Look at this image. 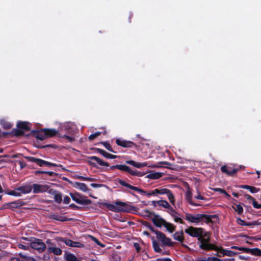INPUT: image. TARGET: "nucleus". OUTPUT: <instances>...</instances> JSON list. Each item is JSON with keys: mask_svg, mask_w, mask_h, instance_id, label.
Listing matches in <instances>:
<instances>
[{"mask_svg": "<svg viewBox=\"0 0 261 261\" xmlns=\"http://www.w3.org/2000/svg\"><path fill=\"white\" fill-rule=\"evenodd\" d=\"M48 175L50 176H56L57 175V173L53 171H45V173Z\"/></svg>", "mask_w": 261, "mask_h": 261, "instance_id": "680f3d73", "label": "nucleus"}, {"mask_svg": "<svg viewBox=\"0 0 261 261\" xmlns=\"http://www.w3.org/2000/svg\"><path fill=\"white\" fill-rule=\"evenodd\" d=\"M117 181L121 186L127 187L132 190L137 191L143 195H146L148 197H149L151 196H156V193L155 192V189L149 191H146L142 189L139 188L138 187L132 186L130 184L127 183L124 180L121 179L120 178H117Z\"/></svg>", "mask_w": 261, "mask_h": 261, "instance_id": "7ed1b4c3", "label": "nucleus"}, {"mask_svg": "<svg viewBox=\"0 0 261 261\" xmlns=\"http://www.w3.org/2000/svg\"><path fill=\"white\" fill-rule=\"evenodd\" d=\"M70 195L72 199L78 204L86 205L92 203V201L90 199L85 198V196H83L78 193H70Z\"/></svg>", "mask_w": 261, "mask_h": 261, "instance_id": "6e6552de", "label": "nucleus"}, {"mask_svg": "<svg viewBox=\"0 0 261 261\" xmlns=\"http://www.w3.org/2000/svg\"><path fill=\"white\" fill-rule=\"evenodd\" d=\"M219 221V217L217 215H208L200 214V222H204L206 223L214 224Z\"/></svg>", "mask_w": 261, "mask_h": 261, "instance_id": "f8f14e48", "label": "nucleus"}, {"mask_svg": "<svg viewBox=\"0 0 261 261\" xmlns=\"http://www.w3.org/2000/svg\"><path fill=\"white\" fill-rule=\"evenodd\" d=\"M213 190L215 192H218L222 194H226V191L224 189L221 188H214L213 189Z\"/></svg>", "mask_w": 261, "mask_h": 261, "instance_id": "4d7b16f0", "label": "nucleus"}, {"mask_svg": "<svg viewBox=\"0 0 261 261\" xmlns=\"http://www.w3.org/2000/svg\"><path fill=\"white\" fill-rule=\"evenodd\" d=\"M103 185H101V184H95V183H92L90 184V186L94 188H99V187H101L102 186H103Z\"/></svg>", "mask_w": 261, "mask_h": 261, "instance_id": "774afa93", "label": "nucleus"}, {"mask_svg": "<svg viewBox=\"0 0 261 261\" xmlns=\"http://www.w3.org/2000/svg\"><path fill=\"white\" fill-rule=\"evenodd\" d=\"M237 223L238 224L241 226H248L251 227H253V226L255 225H259L261 224V222L259 221V220L257 221H254L251 222H247L245 221L242 220L240 218H238L237 219Z\"/></svg>", "mask_w": 261, "mask_h": 261, "instance_id": "f3484780", "label": "nucleus"}, {"mask_svg": "<svg viewBox=\"0 0 261 261\" xmlns=\"http://www.w3.org/2000/svg\"><path fill=\"white\" fill-rule=\"evenodd\" d=\"M125 163L138 168H141L142 167H145L147 165L146 163H138L133 160H127L126 161Z\"/></svg>", "mask_w": 261, "mask_h": 261, "instance_id": "cd10ccee", "label": "nucleus"}, {"mask_svg": "<svg viewBox=\"0 0 261 261\" xmlns=\"http://www.w3.org/2000/svg\"><path fill=\"white\" fill-rule=\"evenodd\" d=\"M11 133L12 134V136H15V137H20L22 136H23L24 135V132L22 130L20 129V128H14L12 129V130L11 132Z\"/></svg>", "mask_w": 261, "mask_h": 261, "instance_id": "2f4dec72", "label": "nucleus"}, {"mask_svg": "<svg viewBox=\"0 0 261 261\" xmlns=\"http://www.w3.org/2000/svg\"><path fill=\"white\" fill-rule=\"evenodd\" d=\"M89 159L88 163L93 167L97 168V164L100 166H109V164L108 162H105L97 156H91L89 157Z\"/></svg>", "mask_w": 261, "mask_h": 261, "instance_id": "9b49d317", "label": "nucleus"}, {"mask_svg": "<svg viewBox=\"0 0 261 261\" xmlns=\"http://www.w3.org/2000/svg\"><path fill=\"white\" fill-rule=\"evenodd\" d=\"M244 196L247 200H251L252 202L255 200V198L249 194H245Z\"/></svg>", "mask_w": 261, "mask_h": 261, "instance_id": "0e129e2a", "label": "nucleus"}, {"mask_svg": "<svg viewBox=\"0 0 261 261\" xmlns=\"http://www.w3.org/2000/svg\"><path fill=\"white\" fill-rule=\"evenodd\" d=\"M69 128L68 127L67 125H65L62 126L61 129H64L66 132V133L64 134L60 133V134L58 135V137L65 138L68 141V142H72L74 140V138L73 137L69 136L67 135V134H68Z\"/></svg>", "mask_w": 261, "mask_h": 261, "instance_id": "6ab92c4d", "label": "nucleus"}, {"mask_svg": "<svg viewBox=\"0 0 261 261\" xmlns=\"http://www.w3.org/2000/svg\"><path fill=\"white\" fill-rule=\"evenodd\" d=\"M173 237L175 240L179 242L180 243H182L184 241L183 231L181 230L180 231L176 232L173 234ZM182 246L186 248H188V246L185 244H182Z\"/></svg>", "mask_w": 261, "mask_h": 261, "instance_id": "b1692460", "label": "nucleus"}, {"mask_svg": "<svg viewBox=\"0 0 261 261\" xmlns=\"http://www.w3.org/2000/svg\"><path fill=\"white\" fill-rule=\"evenodd\" d=\"M75 187L85 192H87L89 190L87 185L82 182H76Z\"/></svg>", "mask_w": 261, "mask_h": 261, "instance_id": "473e14b6", "label": "nucleus"}, {"mask_svg": "<svg viewBox=\"0 0 261 261\" xmlns=\"http://www.w3.org/2000/svg\"><path fill=\"white\" fill-rule=\"evenodd\" d=\"M185 219L191 223H198L200 222V214L196 215L186 214Z\"/></svg>", "mask_w": 261, "mask_h": 261, "instance_id": "a211bd4d", "label": "nucleus"}, {"mask_svg": "<svg viewBox=\"0 0 261 261\" xmlns=\"http://www.w3.org/2000/svg\"><path fill=\"white\" fill-rule=\"evenodd\" d=\"M164 226L167 229V230L170 233H172L175 230V226L172 224L166 221Z\"/></svg>", "mask_w": 261, "mask_h": 261, "instance_id": "f704fd0d", "label": "nucleus"}, {"mask_svg": "<svg viewBox=\"0 0 261 261\" xmlns=\"http://www.w3.org/2000/svg\"><path fill=\"white\" fill-rule=\"evenodd\" d=\"M115 204L106 202H102L100 205L106 207L109 210L116 213H129L135 214L138 208L129 203L123 202L120 201H117Z\"/></svg>", "mask_w": 261, "mask_h": 261, "instance_id": "f257e3e1", "label": "nucleus"}, {"mask_svg": "<svg viewBox=\"0 0 261 261\" xmlns=\"http://www.w3.org/2000/svg\"><path fill=\"white\" fill-rule=\"evenodd\" d=\"M134 247L135 248L138 253L140 252L141 247L140 246V244L138 243H134Z\"/></svg>", "mask_w": 261, "mask_h": 261, "instance_id": "13d9d810", "label": "nucleus"}, {"mask_svg": "<svg viewBox=\"0 0 261 261\" xmlns=\"http://www.w3.org/2000/svg\"><path fill=\"white\" fill-rule=\"evenodd\" d=\"M232 207L239 215H241L243 212V208L240 204H236L235 206H232Z\"/></svg>", "mask_w": 261, "mask_h": 261, "instance_id": "c03bdc74", "label": "nucleus"}, {"mask_svg": "<svg viewBox=\"0 0 261 261\" xmlns=\"http://www.w3.org/2000/svg\"><path fill=\"white\" fill-rule=\"evenodd\" d=\"M250 248H245V247H240L239 248L240 251H244L247 253H250Z\"/></svg>", "mask_w": 261, "mask_h": 261, "instance_id": "bf43d9fd", "label": "nucleus"}, {"mask_svg": "<svg viewBox=\"0 0 261 261\" xmlns=\"http://www.w3.org/2000/svg\"><path fill=\"white\" fill-rule=\"evenodd\" d=\"M198 241L200 243L199 248L205 251H211L216 249L215 244L211 243V234L209 232L205 231L203 234L198 238Z\"/></svg>", "mask_w": 261, "mask_h": 261, "instance_id": "f03ea898", "label": "nucleus"}, {"mask_svg": "<svg viewBox=\"0 0 261 261\" xmlns=\"http://www.w3.org/2000/svg\"><path fill=\"white\" fill-rule=\"evenodd\" d=\"M241 168V166L232 168L230 166L223 165L221 167V171L222 172L225 173L229 176H233Z\"/></svg>", "mask_w": 261, "mask_h": 261, "instance_id": "4468645a", "label": "nucleus"}, {"mask_svg": "<svg viewBox=\"0 0 261 261\" xmlns=\"http://www.w3.org/2000/svg\"><path fill=\"white\" fill-rule=\"evenodd\" d=\"M65 259L67 261H80L73 254L70 253L66 255Z\"/></svg>", "mask_w": 261, "mask_h": 261, "instance_id": "ea45409f", "label": "nucleus"}, {"mask_svg": "<svg viewBox=\"0 0 261 261\" xmlns=\"http://www.w3.org/2000/svg\"><path fill=\"white\" fill-rule=\"evenodd\" d=\"M116 143L120 146L124 148H137V145L130 141H127L121 139H117L116 140Z\"/></svg>", "mask_w": 261, "mask_h": 261, "instance_id": "2eb2a0df", "label": "nucleus"}, {"mask_svg": "<svg viewBox=\"0 0 261 261\" xmlns=\"http://www.w3.org/2000/svg\"><path fill=\"white\" fill-rule=\"evenodd\" d=\"M60 240L64 242L66 245L71 247L83 248L84 247V245L82 243L73 241L68 239L61 238Z\"/></svg>", "mask_w": 261, "mask_h": 261, "instance_id": "dca6fc26", "label": "nucleus"}, {"mask_svg": "<svg viewBox=\"0 0 261 261\" xmlns=\"http://www.w3.org/2000/svg\"><path fill=\"white\" fill-rule=\"evenodd\" d=\"M152 221L155 226L158 227H161L162 225L164 226L166 221L160 216L155 214L152 219Z\"/></svg>", "mask_w": 261, "mask_h": 261, "instance_id": "aec40b11", "label": "nucleus"}, {"mask_svg": "<svg viewBox=\"0 0 261 261\" xmlns=\"http://www.w3.org/2000/svg\"><path fill=\"white\" fill-rule=\"evenodd\" d=\"M70 201V198L69 196H66L64 197V199H63V202L65 204H68V203H69Z\"/></svg>", "mask_w": 261, "mask_h": 261, "instance_id": "338daca9", "label": "nucleus"}, {"mask_svg": "<svg viewBox=\"0 0 261 261\" xmlns=\"http://www.w3.org/2000/svg\"><path fill=\"white\" fill-rule=\"evenodd\" d=\"M31 123L28 122L20 121L17 124V127L23 131H29L30 130V125Z\"/></svg>", "mask_w": 261, "mask_h": 261, "instance_id": "a878e982", "label": "nucleus"}, {"mask_svg": "<svg viewBox=\"0 0 261 261\" xmlns=\"http://www.w3.org/2000/svg\"><path fill=\"white\" fill-rule=\"evenodd\" d=\"M215 248L216 249H213V250L217 251L218 252L215 255L216 256H218L219 257H221V255L219 254V253L222 254V256H225V252L226 251V249H224L222 246H218L216 245H215Z\"/></svg>", "mask_w": 261, "mask_h": 261, "instance_id": "72a5a7b5", "label": "nucleus"}, {"mask_svg": "<svg viewBox=\"0 0 261 261\" xmlns=\"http://www.w3.org/2000/svg\"><path fill=\"white\" fill-rule=\"evenodd\" d=\"M94 150L96 151L97 152L100 153L101 155L104 156L105 158L108 159L109 153L107 152L105 150H103L102 149H100L98 148H94L93 149Z\"/></svg>", "mask_w": 261, "mask_h": 261, "instance_id": "58836bf2", "label": "nucleus"}, {"mask_svg": "<svg viewBox=\"0 0 261 261\" xmlns=\"http://www.w3.org/2000/svg\"><path fill=\"white\" fill-rule=\"evenodd\" d=\"M155 192L156 196L158 195H167L170 202L173 205L174 204L175 197L170 190L163 187H160L155 189Z\"/></svg>", "mask_w": 261, "mask_h": 261, "instance_id": "1a4fd4ad", "label": "nucleus"}, {"mask_svg": "<svg viewBox=\"0 0 261 261\" xmlns=\"http://www.w3.org/2000/svg\"><path fill=\"white\" fill-rule=\"evenodd\" d=\"M77 178L79 179L85 180V181H93L92 178H91L90 177H84L83 176H78L77 177Z\"/></svg>", "mask_w": 261, "mask_h": 261, "instance_id": "3c124183", "label": "nucleus"}, {"mask_svg": "<svg viewBox=\"0 0 261 261\" xmlns=\"http://www.w3.org/2000/svg\"><path fill=\"white\" fill-rule=\"evenodd\" d=\"M252 255H256V256H261V249L258 248H255L253 249H250V253Z\"/></svg>", "mask_w": 261, "mask_h": 261, "instance_id": "a19ab883", "label": "nucleus"}, {"mask_svg": "<svg viewBox=\"0 0 261 261\" xmlns=\"http://www.w3.org/2000/svg\"><path fill=\"white\" fill-rule=\"evenodd\" d=\"M156 239L161 241L162 246H167L169 247H173L174 243L171 241L169 238L166 237V235L161 231L155 232Z\"/></svg>", "mask_w": 261, "mask_h": 261, "instance_id": "9d476101", "label": "nucleus"}, {"mask_svg": "<svg viewBox=\"0 0 261 261\" xmlns=\"http://www.w3.org/2000/svg\"><path fill=\"white\" fill-rule=\"evenodd\" d=\"M252 205L253 206L257 209L261 208V204H258L256 200L253 201L252 202Z\"/></svg>", "mask_w": 261, "mask_h": 261, "instance_id": "6e6d98bb", "label": "nucleus"}, {"mask_svg": "<svg viewBox=\"0 0 261 261\" xmlns=\"http://www.w3.org/2000/svg\"><path fill=\"white\" fill-rule=\"evenodd\" d=\"M70 220V219H68L66 217L61 216H59V217L57 219V221H59L61 222L68 221H69Z\"/></svg>", "mask_w": 261, "mask_h": 261, "instance_id": "603ef678", "label": "nucleus"}, {"mask_svg": "<svg viewBox=\"0 0 261 261\" xmlns=\"http://www.w3.org/2000/svg\"><path fill=\"white\" fill-rule=\"evenodd\" d=\"M49 186L47 185H40L34 184L32 185L33 192L35 194L44 193L49 191Z\"/></svg>", "mask_w": 261, "mask_h": 261, "instance_id": "ddd939ff", "label": "nucleus"}, {"mask_svg": "<svg viewBox=\"0 0 261 261\" xmlns=\"http://www.w3.org/2000/svg\"><path fill=\"white\" fill-rule=\"evenodd\" d=\"M158 164L159 165L158 166V167H163V165H170L171 164L168 162H161L158 163Z\"/></svg>", "mask_w": 261, "mask_h": 261, "instance_id": "e2e57ef3", "label": "nucleus"}, {"mask_svg": "<svg viewBox=\"0 0 261 261\" xmlns=\"http://www.w3.org/2000/svg\"><path fill=\"white\" fill-rule=\"evenodd\" d=\"M25 159H27L28 161L34 163L36 165L40 166V167H43V166H53V167H62V165H58L55 163H53L51 162H49L46 161H44L41 159H38L35 158L34 156H26L24 157Z\"/></svg>", "mask_w": 261, "mask_h": 261, "instance_id": "39448f33", "label": "nucleus"}, {"mask_svg": "<svg viewBox=\"0 0 261 261\" xmlns=\"http://www.w3.org/2000/svg\"><path fill=\"white\" fill-rule=\"evenodd\" d=\"M143 213H144V216H146L148 218H150L151 216H154V215H155V213L153 212H151L148 209H146L143 210Z\"/></svg>", "mask_w": 261, "mask_h": 261, "instance_id": "49530a36", "label": "nucleus"}, {"mask_svg": "<svg viewBox=\"0 0 261 261\" xmlns=\"http://www.w3.org/2000/svg\"><path fill=\"white\" fill-rule=\"evenodd\" d=\"M23 239L30 241L31 248L37 250L39 252L44 251L46 248V245L40 239L35 238H31L30 240L27 238H24Z\"/></svg>", "mask_w": 261, "mask_h": 261, "instance_id": "20e7f679", "label": "nucleus"}, {"mask_svg": "<svg viewBox=\"0 0 261 261\" xmlns=\"http://www.w3.org/2000/svg\"><path fill=\"white\" fill-rule=\"evenodd\" d=\"M158 205L166 208L171 207V205L166 200H159Z\"/></svg>", "mask_w": 261, "mask_h": 261, "instance_id": "79ce46f5", "label": "nucleus"}, {"mask_svg": "<svg viewBox=\"0 0 261 261\" xmlns=\"http://www.w3.org/2000/svg\"><path fill=\"white\" fill-rule=\"evenodd\" d=\"M152 247L154 252H161L162 251V249H161L159 243L154 240L153 237L152 238Z\"/></svg>", "mask_w": 261, "mask_h": 261, "instance_id": "c9c22d12", "label": "nucleus"}, {"mask_svg": "<svg viewBox=\"0 0 261 261\" xmlns=\"http://www.w3.org/2000/svg\"><path fill=\"white\" fill-rule=\"evenodd\" d=\"M174 220L176 222H178L180 224H184L185 223L184 221L179 217L175 216L174 217Z\"/></svg>", "mask_w": 261, "mask_h": 261, "instance_id": "5fc2aeb1", "label": "nucleus"}, {"mask_svg": "<svg viewBox=\"0 0 261 261\" xmlns=\"http://www.w3.org/2000/svg\"><path fill=\"white\" fill-rule=\"evenodd\" d=\"M8 195L15 196H19L20 195V193L19 192H17L16 191L11 190L7 193Z\"/></svg>", "mask_w": 261, "mask_h": 261, "instance_id": "8fccbe9b", "label": "nucleus"}, {"mask_svg": "<svg viewBox=\"0 0 261 261\" xmlns=\"http://www.w3.org/2000/svg\"><path fill=\"white\" fill-rule=\"evenodd\" d=\"M204 231L205 230L201 227H195L193 226H189L185 230V232L186 233L192 237L197 238V240H198V238H200Z\"/></svg>", "mask_w": 261, "mask_h": 261, "instance_id": "0eeeda50", "label": "nucleus"}, {"mask_svg": "<svg viewBox=\"0 0 261 261\" xmlns=\"http://www.w3.org/2000/svg\"><path fill=\"white\" fill-rule=\"evenodd\" d=\"M47 251L49 253H53L57 255H60L62 253V249L56 247H48L47 248Z\"/></svg>", "mask_w": 261, "mask_h": 261, "instance_id": "c756f323", "label": "nucleus"}, {"mask_svg": "<svg viewBox=\"0 0 261 261\" xmlns=\"http://www.w3.org/2000/svg\"><path fill=\"white\" fill-rule=\"evenodd\" d=\"M238 188L248 190L251 193H255L259 191V189H257L254 186H251L246 185H238Z\"/></svg>", "mask_w": 261, "mask_h": 261, "instance_id": "c85d7f7f", "label": "nucleus"}, {"mask_svg": "<svg viewBox=\"0 0 261 261\" xmlns=\"http://www.w3.org/2000/svg\"><path fill=\"white\" fill-rule=\"evenodd\" d=\"M0 124L5 129H10L12 126V124L5 119L0 120Z\"/></svg>", "mask_w": 261, "mask_h": 261, "instance_id": "7c9ffc66", "label": "nucleus"}, {"mask_svg": "<svg viewBox=\"0 0 261 261\" xmlns=\"http://www.w3.org/2000/svg\"><path fill=\"white\" fill-rule=\"evenodd\" d=\"M31 133L37 139L40 141H43L47 138L46 135L44 134L45 133V132L43 130V128L39 130H33Z\"/></svg>", "mask_w": 261, "mask_h": 261, "instance_id": "412c9836", "label": "nucleus"}, {"mask_svg": "<svg viewBox=\"0 0 261 261\" xmlns=\"http://www.w3.org/2000/svg\"><path fill=\"white\" fill-rule=\"evenodd\" d=\"M43 130L45 132L44 134L46 135L47 138L53 137L55 136H57L58 137V135L61 133L55 128H43Z\"/></svg>", "mask_w": 261, "mask_h": 261, "instance_id": "393cba45", "label": "nucleus"}, {"mask_svg": "<svg viewBox=\"0 0 261 261\" xmlns=\"http://www.w3.org/2000/svg\"><path fill=\"white\" fill-rule=\"evenodd\" d=\"M100 143L102 144L104 146V147L109 151L112 152L113 153H116V152L113 149L112 146L110 145L109 142H101Z\"/></svg>", "mask_w": 261, "mask_h": 261, "instance_id": "a18cd8bd", "label": "nucleus"}, {"mask_svg": "<svg viewBox=\"0 0 261 261\" xmlns=\"http://www.w3.org/2000/svg\"><path fill=\"white\" fill-rule=\"evenodd\" d=\"M101 133L100 132H97L94 134H92L89 136V138H88L89 140L90 141H92V140H94L95 138H96V137H97L98 136H100L101 135Z\"/></svg>", "mask_w": 261, "mask_h": 261, "instance_id": "de8ad7c7", "label": "nucleus"}, {"mask_svg": "<svg viewBox=\"0 0 261 261\" xmlns=\"http://www.w3.org/2000/svg\"><path fill=\"white\" fill-rule=\"evenodd\" d=\"M32 189V185H24L17 188L16 190L19 191L20 193L28 194L30 193Z\"/></svg>", "mask_w": 261, "mask_h": 261, "instance_id": "bb28decb", "label": "nucleus"}, {"mask_svg": "<svg viewBox=\"0 0 261 261\" xmlns=\"http://www.w3.org/2000/svg\"><path fill=\"white\" fill-rule=\"evenodd\" d=\"M225 252H225V253H224L225 256L226 255V256H233L238 254V253H237V252H233L231 250H226V249Z\"/></svg>", "mask_w": 261, "mask_h": 261, "instance_id": "09e8293b", "label": "nucleus"}, {"mask_svg": "<svg viewBox=\"0 0 261 261\" xmlns=\"http://www.w3.org/2000/svg\"><path fill=\"white\" fill-rule=\"evenodd\" d=\"M116 169L126 172L133 176L141 177L144 175V174L141 172L132 170L129 166L125 165H115L110 167V169L112 170Z\"/></svg>", "mask_w": 261, "mask_h": 261, "instance_id": "423d86ee", "label": "nucleus"}, {"mask_svg": "<svg viewBox=\"0 0 261 261\" xmlns=\"http://www.w3.org/2000/svg\"><path fill=\"white\" fill-rule=\"evenodd\" d=\"M24 205V202L21 200H17L7 203L4 205L5 208L14 210Z\"/></svg>", "mask_w": 261, "mask_h": 261, "instance_id": "4be33fe9", "label": "nucleus"}, {"mask_svg": "<svg viewBox=\"0 0 261 261\" xmlns=\"http://www.w3.org/2000/svg\"><path fill=\"white\" fill-rule=\"evenodd\" d=\"M18 247L19 249H21L24 250H29V246L28 245H25L22 244H19L18 245Z\"/></svg>", "mask_w": 261, "mask_h": 261, "instance_id": "864d4df0", "label": "nucleus"}, {"mask_svg": "<svg viewBox=\"0 0 261 261\" xmlns=\"http://www.w3.org/2000/svg\"><path fill=\"white\" fill-rule=\"evenodd\" d=\"M141 224L149 229V230L154 232L155 234V232L159 231V230H156L151 225V224L147 221H142L141 222Z\"/></svg>", "mask_w": 261, "mask_h": 261, "instance_id": "e433bc0d", "label": "nucleus"}, {"mask_svg": "<svg viewBox=\"0 0 261 261\" xmlns=\"http://www.w3.org/2000/svg\"><path fill=\"white\" fill-rule=\"evenodd\" d=\"M48 193L54 195V199L56 202L58 203H61L62 201V195L60 192L53 189H50L49 191H48Z\"/></svg>", "mask_w": 261, "mask_h": 261, "instance_id": "5701e85b", "label": "nucleus"}, {"mask_svg": "<svg viewBox=\"0 0 261 261\" xmlns=\"http://www.w3.org/2000/svg\"><path fill=\"white\" fill-rule=\"evenodd\" d=\"M163 175V174L160 172H154V173H150L149 174L147 177L152 179H157L161 178Z\"/></svg>", "mask_w": 261, "mask_h": 261, "instance_id": "4c0bfd02", "label": "nucleus"}, {"mask_svg": "<svg viewBox=\"0 0 261 261\" xmlns=\"http://www.w3.org/2000/svg\"><path fill=\"white\" fill-rule=\"evenodd\" d=\"M92 240L98 245L100 246L101 247H103L104 245L101 244L99 241L95 238V237H92Z\"/></svg>", "mask_w": 261, "mask_h": 261, "instance_id": "69168bd1", "label": "nucleus"}, {"mask_svg": "<svg viewBox=\"0 0 261 261\" xmlns=\"http://www.w3.org/2000/svg\"><path fill=\"white\" fill-rule=\"evenodd\" d=\"M1 137L6 138L8 135H10L12 136V134L10 132H3L2 133H0Z\"/></svg>", "mask_w": 261, "mask_h": 261, "instance_id": "052dcab7", "label": "nucleus"}, {"mask_svg": "<svg viewBox=\"0 0 261 261\" xmlns=\"http://www.w3.org/2000/svg\"><path fill=\"white\" fill-rule=\"evenodd\" d=\"M186 199L190 204L193 206H199L198 204L195 203L192 200L191 194L190 192L187 193L186 194Z\"/></svg>", "mask_w": 261, "mask_h": 261, "instance_id": "37998d69", "label": "nucleus"}]
</instances>
